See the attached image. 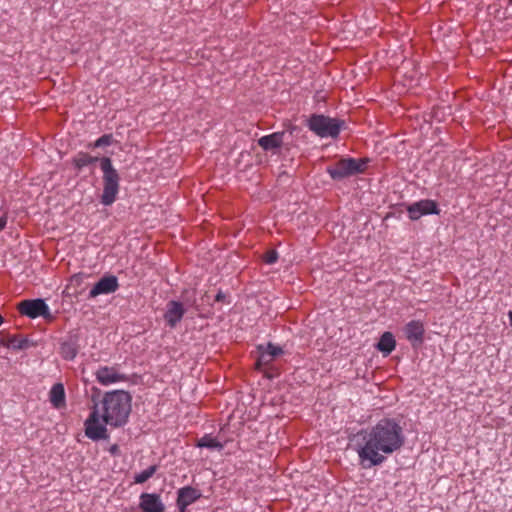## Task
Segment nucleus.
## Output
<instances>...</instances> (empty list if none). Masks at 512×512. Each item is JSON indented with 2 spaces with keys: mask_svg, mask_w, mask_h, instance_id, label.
Instances as JSON below:
<instances>
[{
  "mask_svg": "<svg viewBox=\"0 0 512 512\" xmlns=\"http://www.w3.org/2000/svg\"><path fill=\"white\" fill-rule=\"evenodd\" d=\"M93 406L88 418L84 422L85 435L93 440H106L109 438L107 426L120 428L127 424L132 411V395L126 390H111L100 396L98 388L92 389Z\"/></svg>",
  "mask_w": 512,
  "mask_h": 512,
  "instance_id": "1",
  "label": "nucleus"
},
{
  "mask_svg": "<svg viewBox=\"0 0 512 512\" xmlns=\"http://www.w3.org/2000/svg\"><path fill=\"white\" fill-rule=\"evenodd\" d=\"M404 444L401 425L393 418H383L369 430L358 455L362 462L369 461V467L377 466L385 461V455L399 451Z\"/></svg>",
  "mask_w": 512,
  "mask_h": 512,
  "instance_id": "2",
  "label": "nucleus"
},
{
  "mask_svg": "<svg viewBox=\"0 0 512 512\" xmlns=\"http://www.w3.org/2000/svg\"><path fill=\"white\" fill-rule=\"evenodd\" d=\"M99 161L100 168L103 172V193L101 195V203L109 206L116 200L119 191L120 176L112 165L109 157L98 158L92 156L87 152H79L72 158V165L77 172H80L84 167L94 164Z\"/></svg>",
  "mask_w": 512,
  "mask_h": 512,
  "instance_id": "3",
  "label": "nucleus"
},
{
  "mask_svg": "<svg viewBox=\"0 0 512 512\" xmlns=\"http://www.w3.org/2000/svg\"><path fill=\"white\" fill-rule=\"evenodd\" d=\"M369 162L370 159L368 157H342L327 167V173L333 180L340 181L354 175L366 173Z\"/></svg>",
  "mask_w": 512,
  "mask_h": 512,
  "instance_id": "4",
  "label": "nucleus"
},
{
  "mask_svg": "<svg viewBox=\"0 0 512 512\" xmlns=\"http://www.w3.org/2000/svg\"><path fill=\"white\" fill-rule=\"evenodd\" d=\"M308 127L321 138L331 137L336 139L345 127V121L323 114H312L308 119Z\"/></svg>",
  "mask_w": 512,
  "mask_h": 512,
  "instance_id": "5",
  "label": "nucleus"
},
{
  "mask_svg": "<svg viewBox=\"0 0 512 512\" xmlns=\"http://www.w3.org/2000/svg\"><path fill=\"white\" fill-rule=\"evenodd\" d=\"M17 311L22 316L35 319L39 316L44 318L50 317L49 307L43 299H25L20 301L16 306Z\"/></svg>",
  "mask_w": 512,
  "mask_h": 512,
  "instance_id": "6",
  "label": "nucleus"
},
{
  "mask_svg": "<svg viewBox=\"0 0 512 512\" xmlns=\"http://www.w3.org/2000/svg\"><path fill=\"white\" fill-rule=\"evenodd\" d=\"M95 377L98 383L103 386H108L117 382H124L128 380L125 374H121L116 366H101L95 372Z\"/></svg>",
  "mask_w": 512,
  "mask_h": 512,
  "instance_id": "7",
  "label": "nucleus"
},
{
  "mask_svg": "<svg viewBox=\"0 0 512 512\" xmlns=\"http://www.w3.org/2000/svg\"><path fill=\"white\" fill-rule=\"evenodd\" d=\"M407 211L411 220H417L422 215L439 214L438 204L434 200L425 199L408 206Z\"/></svg>",
  "mask_w": 512,
  "mask_h": 512,
  "instance_id": "8",
  "label": "nucleus"
},
{
  "mask_svg": "<svg viewBox=\"0 0 512 512\" xmlns=\"http://www.w3.org/2000/svg\"><path fill=\"white\" fill-rule=\"evenodd\" d=\"M406 339L411 343L413 348H419L424 342L425 328L420 320H411L405 326Z\"/></svg>",
  "mask_w": 512,
  "mask_h": 512,
  "instance_id": "9",
  "label": "nucleus"
},
{
  "mask_svg": "<svg viewBox=\"0 0 512 512\" xmlns=\"http://www.w3.org/2000/svg\"><path fill=\"white\" fill-rule=\"evenodd\" d=\"M201 492L192 486H185L177 491L176 505L179 512H186L187 507L199 500Z\"/></svg>",
  "mask_w": 512,
  "mask_h": 512,
  "instance_id": "10",
  "label": "nucleus"
},
{
  "mask_svg": "<svg viewBox=\"0 0 512 512\" xmlns=\"http://www.w3.org/2000/svg\"><path fill=\"white\" fill-rule=\"evenodd\" d=\"M119 288L118 279L114 275L102 277L90 290L89 297L95 298L100 294H109Z\"/></svg>",
  "mask_w": 512,
  "mask_h": 512,
  "instance_id": "11",
  "label": "nucleus"
},
{
  "mask_svg": "<svg viewBox=\"0 0 512 512\" xmlns=\"http://www.w3.org/2000/svg\"><path fill=\"white\" fill-rule=\"evenodd\" d=\"M184 314L183 304L179 301L171 300L167 304L164 320L170 328H174L182 320Z\"/></svg>",
  "mask_w": 512,
  "mask_h": 512,
  "instance_id": "12",
  "label": "nucleus"
},
{
  "mask_svg": "<svg viewBox=\"0 0 512 512\" xmlns=\"http://www.w3.org/2000/svg\"><path fill=\"white\" fill-rule=\"evenodd\" d=\"M139 507L143 512H164L165 506L156 493H142Z\"/></svg>",
  "mask_w": 512,
  "mask_h": 512,
  "instance_id": "13",
  "label": "nucleus"
},
{
  "mask_svg": "<svg viewBox=\"0 0 512 512\" xmlns=\"http://www.w3.org/2000/svg\"><path fill=\"white\" fill-rule=\"evenodd\" d=\"M0 346L21 350L28 346V340L22 334H10L6 330L0 331Z\"/></svg>",
  "mask_w": 512,
  "mask_h": 512,
  "instance_id": "14",
  "label": "nucleus"
},
{
  "mask_svg": "<svg viewBox=\"0 0 512 512\" xmlns=\"http://www.w3.org/2000/svg\"><path fill=\"white\" fill-rule=\"evenodd\" d=\"M49 401L55 409H64L66 407V394L64 385L60 382L55 383L49 391Z\"/></svg>",
  "mask_w": 512,
  "mask_h": 512,
  "instance_id": "15",
  "label": "nucleus"
},
{
  "mask_svg": "<svg viewBox=\"0 0 512 512\" xmlns=\"http://www.w3.org/2000/svg\"><path fill=\"white\" fill-rule=\"evenodd\" d=\"M284 134V131H279L265 135L258 140V145L265 151L278 149L283 144Z\"/></svg>",
  "mask_w": 512,
  "mask_h": 512,
  "instance_id": "16",
  "label": "nucleus"
},
{
  "mask_svg": "<svg viewBox=\"0 0 512 512\" xmlns=\"http://www.w3.org/2000/svg\"><path fill=\"white\" fill-rule=\"evenodd\" d=\"M79 351V345L77 344V339L70 338L67 341H64L60 344V355L64 360L70 361L73 360Z\"/></svg>",
  "mask_w": 512,
  "mask_h": 512,
  "instance_id": "17",
  "label": "nucleus"
},
{
  "mask_svg": "<svg viewBox=\"0 0 512 512\" xmlns=\"http://www.w3.org/2000/svg\"><path fill=\"white\" fill-rule=\"evenodd\" d=\"M376 347L385 355H389L396 347V341L393 334L391 332H384Z\"/></svg>",
  "mask_w": 512,
  "mask_h": 512,
  "instance_id": "18",
  "label": "nucleus"
},
{
  "mask_svg": "<svg viewBox=\"0 0 512 512\" xmlns=\"http://www.w3.org/2000/svg\"><path fill=\"white\" fill-rule=\"evenodd\" d=\"M258 357L254 363L253 369L257 372L262 371L265 367L272 365L273 359L266 354L265 346L260 344L256 347Z\"/></svg>",
  "mask_w": 512,
  "mask_h": 512,
  "instance_id": "19",
  "label": "nucleus"
},
{
  "mask_svg": "<svg viewBox=\"0 0 512 512\" xmlns=\"http://www.w3.org/2000/svg\"><path fill=\"white\" fill-rule=\"evenodd\" d=\"M195 446L199 448H209V449H223V444L217 440V438L213 437L211 434H205L202 438L197 439L195 442Z\"/></svg>",
  "mask_w": 512,
  "mask_h": 512,
  "instance_id": "20",
  "label": "nucleus"
},
{
  "mask_svg": "<svg viewBox=\"0 0 512 512\" xmlns=\"http://www.w3.org/2000/svg\"><path fill=\"white\" fill-rule=\"evenodd\" d=\"M157 469H158L157 465H151L147 469L141 471L140 473L135 474L134 483L142 484V483L146 482L149 478H151L156 473Z\"/></svg>",
  "mask_w": 512,
  "mask_h": 512,
  "instance_id": "21",
  "label": "nucleus"
},
{
  "mask_svg": "<svg viewBox=\"0 0 512 512\" xmlns=\"http://www.w3.org/2000/svg\"><path fill=\"white\" fill-rule=\"evenodd\" d=\"M113 143V135L111 133L104 134L101 137H99L95 142L89 143L88 147L95 149L102 146H109Z\"/></svg>",
  "mask_w": 512,
  "mask_h": 512,
  "instance_id": "22",
  "label": "nucleus"
},
{
  "mask_svg": "<svg viewBox=\"0 0 512 512\" xmlns=\"http://www.w3.org/2000/svg\"><path fill=\"white\" fill-rule=\"evenodd\" d=\"M266 354L271 357L273 360L275 357H278L284 353L283 349L280 346H276L271 342H268L266 347Z\"/></svg>",
  "mask_w": 512,
  "mask_h": 512,
  "instance_id": "23",
  "label": "nucleus"
},
{
  "mask_svg": "<svg viewBox=\"0 0 512 512\" xmlns=\"http://www.w3.org/2000/svg\"><path fill=\"white\" fill-rule=\"evenodd\" d=\"M260 372L263 374L264 378L269 379V380L276 378V377L280 376V374H281L280 369L273 365H269V366L265 367Z\"/></svg>",
  "mask_w": 512,
  "mask_h": 512,
  "instance_id": "24",
  "label": "nucleus"
},
{
  "mask_svg": "<svg viewBox=\"0 0 512 512\" xmlns=\"http://www.w3.org/2000/svg\"><path fill=\"white\" fill-rule=\"evenodd\" d=\"M263 262L266 264H273L278 260V253L275 249L267 250L262 256Z\"/></svg>",
  "mask_w": 512,
  "mask_h": 512,
  "instance_id": "25",
  "label": "nucleus"
},
{
  "mask_svg": "<svg viewBox=\"0 0 512 512\" xmlns=\"http://www.w3.org/2000/svg\"><path fill=\"white\" fill-rule=\"evenodd\" d=\"M69 281H70L71 285L81 286L84 281V274L83 273H75L70 277Z\"/></svg>",
  "mask_w": 512,
  "mask_h": 512,
  "instance_id": "26",
  "label": "nucleus"
},
{
  "mask_svg": "<svg viewBox=\"0 0 512 512\" xmlns=\"http://www.w3.org/2000/svg\"><path fill=\"white\" fill-rule=\"evenodd\" d=\"M215 301L216 302H222V303L228 302L227 301V296L221 290H219L218 293L216 294Z\"/></svg>",
  "mask_w": 512,
  "mask_h": 512,
  "instance_id": "27",
  "label": "nucleus"
},
{
  "mask_svg": "<svg viewBox=\"0 0 512 512\" xmlns=\"http://www.w3.org/2000/svg\"><path fill=\"white\" fill-rule=\"evenodd\" d=\"M109 452L113 456H119L120 455V447L118 444H113L109 447Z\"/></svg>",
  "mask_w": 512,
  "mask_h": 512,
  "instance_id": "28",
  "label": "nucleus"
},
{
  "mask_svg": "<svg viewBox=\"0 0 512 512\" xmlns=\"http://www.w3.org/2000/svg\"><path fill=\"white\" fill-rule=\"evenodd\" d=\"M6 219L4 217H0V231H2L6 226Z\"/></svg>",
  "mask_w": 512,
  "mask_h": 512,
  "instance_id": "29",
  "label": "nucleus"
},
{
  "mask_svg": "<svg viewBox=\"0 0 512 512\" xmlns=\"http://www.w3.org/2000/svg\"><path fill=\"white\" fill-rule=\"evenodd\" d=\"M295 129H296V127L293 126L292 124L288 125V130L290 131V133H292Z\"/></svg>",
  "mask_w": 512,
  "mask_h": 512,
  "instance_id": "30",
  "label": "nucleus"
},
{
  "mask_svg": "<svg viewBox=\"0 0 512 512\" xmlns=\"http://www.w3.org/2000/svg\"><path fill=\"white\" fill-rule=\"evenodd\" d=\"M508 315H509L510 323L512 325V311H510Z\"/></svg>",
  "mask_w": 512,
  "mask_h": 512,
  "instance_id": "31",
  "label": "nucleus"
},
{
  "mask_svg": "<svg viewBox=\"0 0 512 512\" xmlns=\"http://www.w3.org/2000/svg\"><path fill=\"white\" fill-rule=\"evenodd\" d=\"M186 293H188V290H184V291L182 292V295H184V294H186Z\"/></svg>",
  "mask_w": 512,
  "mask_h": 512,
  "instance_id": "32",
  "label": "nucleus"
}]
</instances>
